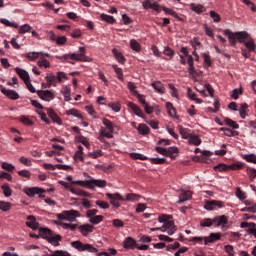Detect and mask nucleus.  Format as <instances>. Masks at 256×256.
<instances>
[{
  "label": "nucleus",
  "instance_id": "1",
  "mask_svg": "<svg viewBox=\"0 0 256 256\" xmlns=\"http://www.w3.org/2000/svg\"><path fill=\"white\" fill-rule=\"evenodd\" d=\"M84 177H87L88 180H77L72 182L73 185H79L80 187H86V189H95V187H99L100 189H104V187H107V181L106 180H97L91 176L87 172H84Z\"/></svg>",
  "mask_w": 256,
  "mask_h": 256
},
{
  "label": "nucleus",
  "instance_id": "2",
  "mask_svg": "<svg viewBox=\"0 0 256 256\" xmlns=\"http://www.w3.org/2000/svg\"><path fill=\"white\" fill-rule=\"evenodd\" d=\"M85 51V47H80V54H64L63 56H56V59H59L60 61H68V63H73L72 61H91V59L85 55Z\"/></svg>",
  "mask_w": 256,
  "mask_h": 256
},
{
  "label": "nucleus",
  "instance_id": "3",
  "mask_svg": "<svg viewBox=\"0 0 256 256\" xmlns=\"http://www.w3.org/2000/svg\"><path fill=\"white\" fill-rule=\"evenodd\" d=\"M224 35H227L228 39H229V43L230 45H232V47H235V45H237V41H239V43H246L247 39L249 38V34L247 32H231V30L226 29L223 31Z\"/></svg>",
  "mask_w": 256,
  "mask_h": 256
},
{
  "label": "nucleus",
  "instance_id": "4",
  "mask_svg": "<svg viewBox=\"0 0 256 256\" xmlns=\"http://www.w3.org/2000/svg\"><path fill=\"white\" fill-rule=\"evenodd\" d=\"M45 79L47 81L46 87H51V86L57 87L58 83H61L63 82V80L67 79V74H65V72H57L56 75L48 74L45 77Z\"/></svg>",
  "mask_w": 256,
  "mask_h": 256
},
{
  "label": "nucleus",
  "instance_id": "5",
  "mask_svg": "<svg viewBox=\"0 0 256 256\" xmlns=\"http://www.w3.org/2000/svg\"><path fill=\"white\" fill-rule=\"evenodd\" d=\"M76 217H81L77 210H64L62 213L57 214V219L60 221H75Z\"/></svg>",
  "mask_w": 256,
  "mask_h": 256
},
{
  "label": "nucleus",
  "instance_id": "6",
  "mask_svg": "<svg viewBox=\"0 0 256 256\" xmlns=\"http://www.w3.org/2000/svg\"><path fill=\"white\" fill-rule=\"evenodd\" d=\"M71 246L77 251H88V253H97L99 250L91 244H83L81 241H73Z\"/></svg>",
  "mask_w": 256,
  "mask_h": 256
},
{
  "label": "nucleus",
  "instance_id": "7",
  "mask_svg": "<svg viewBox=\"0 0 256 256\" xmlns=\"http://www.w3.org/2000/svg\"><path fill=\"white\" fill-rule=\"evenodd\" d=\"M103 125H105V128L101 129V135L103 137H106L107 139H113V122L111 120L104 118L103 119Z\"/></svg>",
  "mask_w": 256,
  "mask_h": 256
},
{
  "label": "nucleus",
  "instance_id": "8",
  "mask_svg": "<svg viewBox=\"0 0 256 256\" xmlns=\"http://www.w3.org/2000/svg\"><path fill=\"white\" fill-rule=\"evenodd\" d=\"M223 207H225V205L219 200H207L204 204V209H206V211H213L217 208L223 209Z\"/></svg>",
  "mask_w": 256,
  "mask_h": 256
},
{
  "label": "nucleus",
  "instance_id": "9",
  "mask_svg": "<svg viewBox=\"0 0 256 256\" xmlns=\"http://www.w3.org/2000/svg\"><path fill=\"white\" fill-rule=\"evenodd\" d=\"M106 197L110 199L111 205H113V207H116V208L121 207V204L119 203V201H125V198H123V196H121V194L119 193H115V194L106 193Z\"/></svg>",
  "mask_w": 256,
  "mask_h": 256
},
{
  "label": "nucleus",
  "instance_id": "10",
  "mask_svg": "<svg viewBox=\"0 0 256 256\" xmlns=\"http://www.w3.org/2000/svg\"><path fill=\"white\" fill-rule=\"evenodd\" d=\"M24 193H26L28 197H35V195H39L42 199L45 197V195H43V193H45L43 188H25Z\"/></svg>",
  "mask_w": 256,
  "mask_h": 256
},
{
  "label": "nucleus",
  "instance_id": "11",
  "mask_svg": "<svg viewBox=\"0 0 256 256\" xmlns=\"http://www.w3.org/2000/svg\"><path fill=\"white\" fill-rule=\"evenodd\" d=\"M37 95L42 101H53L55 99V94L51 90H38Z\"/></svg>",
  "mask_w": 256,
  "mask_h": 256
},
{
  "label": "nucleus",
  "instance_id": "12",
  "mask_svg": "<svg viewBox=\"0 0 256 256\" xmlns=\"http://www.w3.org/2000/svg\"><path fill=\"white\" fill-rule=\"evenodd\" d=\"M212 223L215 224V227H222V229H225V225L229 223V218H227L226 215L215 216L212 219Z\"/></svg>",
  "mask_w": 256,
  "mask_h": 256
},
{
  "label": "nucleus",
  "instance_id": "13",
  "mask_svg": "<svg viewBox=\"0 0 256 256\" xmlns=\"http://www.w3.org/2000/svg\"><path fill=\"white\" fill-rule=\"evenodd\" d=\"M1 93L11 99L12 101H17L19 99V93L15 90H7L5 87L1 86Z\"/></svg>",
  "mask_w": 256,
  "mask_h": 256
},
{
  "label": "nucleus",
  "instance_id": "14",
  "mask_svg": "<svg viewBox=\"0 0 256 256\" xmlns=\"http://www.w3.org/2000/svg\"><path fill=\"white\" fill-rule=\"evenodd\" d=\"M48 243H51L54 247H59L61 245V241H63V237L59 234L53 235V233L47 239Z\"/></svg>",
  "mask_w": 256,
  "mask_h": 256
},
{
  "label": "nucleus",
  "instance_id": "15",
  "mask_svg": "<svg viewBox=\"0 0 256 256\" xmlns=\"http://www.w3.org/2000/svg\"><path fill=\"white\" fill-rule=\"evenodd\" d=\"M26 226L33 229V231H37V229H39V222H37V218H35V216L29 215L27 217Z\"/></svg>",
  "mask_w": 256,
  "mask_h": 256
},
{
  "label": "nucleus",
  "instance_id": "16",
  "mask_svg": "<svg viewBox=\"0 0 256 256\" xmlns=\"http://www.w3.org/2000/svg\"><path fill=\"white\" fill-rule=\"evenodd\" d=\"M142 7L144 9H153L156 13H161V6L157 2L151 3V1L146 0L142 3Z\"/></svg>",
  "mask_w": 256,
  "mask_h": 256
},
{
  "label": "nucleus",
  "instance_id": "17",
  "mask_svg": "<svg viewBox=\"0 0 256 256\" xmlns=\"http://www.w3.org/2000/svg\"><path fill=\"white\" fill-rule=\"evenodd\" d=\"M47 115L52 119L53 123H57L58 125H61L63 121L61 120V117L57 115V112L51 108H47Z\"/></svg>",
  "mask_w": 256,
  "mask_h": 256
},
{
  "label": "nucleus",
  "instance_id": "18",
  "mask_svg": "<svg viewBox=\"0 0 256 256\" xmlns=\"http://www.w3.org/2000/svg\"><path fill=\"white\" fill-rule=\"evenodd\" d=\"M127 106L129 107V109L133 111V113L137 115V117H141L142 119L145 118V114H143V110H141L140 107L137 106V104L133 102H128Z\"/></svg>",
  "mask_w": 256,
  "mask_h": 256
},
{
  "label": "nucleus",
  "instance_id": "19",
  "mask_svg": "<svg viewBox=\"0 0 256 256\" xmlns=\"http://www.w3.org/2000/svg\"><path fill=\"white\" fill-rule=\"evenodd\" d=\"M15 72L20 77V79H22V81H24V83H27L28 81H31V78L29 77V72L28 71H25L24 69L16 67Z\"/></svg>",
  "mask_w": 256,
  "mask_h": 256
},
{
  "label": "nucleus",
  "instance_id": "20",
  "mask_svg": "<svg viewBox=\"0 0 256 256\" xmlns=\"http://www.w3.org/2000/svg\"><path fill=\"white\" fill-rule=\"evenodd\" d=\"M221 239V233H211L209 237H205V245L215 243Z\"/></svg>",
  "mask_w": 256,
  "mask_h": 256
},
{
  "label": "nucleus",
  "instance_id": "21",
  "mask_svg": "<svg viewBox=\"0 0 256 256\" xmlns=\"http://www.w3.org/2000/svg\"><path fill=\"white\" fill-rule=\"evenodd\" d=\"M164 227L168 230V235H175L177 231V226H175V222L168 220L164 223Z\"/></svg>",
  "mask_w": 256,
  "mask_h": 256
},
{
  "label": "nucleus",
  "instance_id": "22",
  "mask_svg": "<svg viewBox=\"0 0 256 256\" xmlns=\"http://www.w3.org/2000/svg\"><path fill=\"white\" fill-rule=\"evenodd\" d=\"M190 9L191 11H194V13H197L198 15H201V13H205L206 11L205 6L201 4H195V3L190 4Z\"/></svg>",
  "mask_w": 256,
  "mask_h": 256
},
{
  "label": "nucleus",
  "instance_id": "23",
  "mask_svg": "<svg viewBox=\"0 0 256 256\" xmlns=\"http://www.w3.org/2000/svg\"><path fill=\"white\" fill-rule=\"evenodd\" d=\"M80 231H81L82 235H84V237H87L88 233H93V231H95V227L90 224H84V225L80 226Z\"/></svg>",
  "mask_w": 256,
  "mask_h": 256
},
{
  "label": "nucleus",
  "instance_id": "24",
  "mask_svg": "<svg viewBox=\"0 0 256 256\" xmlns=\"http://www.w3.org/2000/svg\"><path fill=\"white\" fill-rule=\"evenodd\" d=\"M43 57H49V54H42L40 56V61L37 62V65L40 67H45V69H49V67H51V63H49V61H47V59L43 58Z\"/></svg>",
  "mask_w": 256,
  "mask_h": 256
},
{
  "label": "nucleus",
  "instance_id": "25",
  "mask_svg": "<svg viewBox=\"0 0 256 256\" xmlns=\"http://www.w3.org/2000/svg\"><path fill=\"white\" fill-rule=\"evenodd\" d=\"M179 133L182 136L183 139H189L193 133L190 129L184 128L183 126H178Z\"/></svg>",
  "mask_w": 256,
  "mask_h": 256
},
{
  "label": "nucleus",
  "instance_id": "26",
  "mask_svg": "<svg viewBox=\"0 0 256 256\" xmlns=\"http://www.w3.org/2000/svg\"><path fill=\"white\" fill-rule=\"evenodd\" d=\"M137 242L132 237H127L123 242L124 249H133Z\"/></svg>",
  "mask_w": 256,
  "mask_h": 256
},
{
  "label": "nucleus",
  "instance_id": "27",
  "mask_svg": "<svg viewBox=\"0 0 256 256\" xmlns=\"http://www.w3.org/2000/svg\"><path fill=\"white\" fill-rule=\"evenodd\" d=\"M166 109L170 117H175L176 119H179V116H177V110L175 109V107H173V103L167 102Z\"/></svg>",
  "mask_w": 256,
  "mask_h": 256
},
{
  "label": "nucleus",
  "instance_id": "28",
  "mask_svg": "<svg viewBox=\"0 0 256 256\" xmlns=\"http://www.w3.org/2000/svg\"><path fill=\"white\" fill-rule=\"evenodd\" d=\"M188 143L190 145H195V147H199V145H201L202 141L201 138H199V136L192 134L189 138H188Z\"/></svg>",
  "mask_w": 256,
  "mask_h": 256
},
{
  "label": "nucleus",
  "instance_id": "29",
  "mask_svg": "<svg viewBox=\"0 0 256 256\" xmlns=\"http://www.w3.org/2000/svg\"><path fill=\"white\" fill-rule=\"evenodd\" d=\"M187 97L190 98L191 101H195L198 104L203 103V100L197 98V94H195L191 88L187 89Z\"/></svg>",
  "mask_w": 256,
  "mask_h": 256
},
{
  "label": "nucleus",
  "instance_id": "30",
  "mask_svg": "<svg viewBox=\"0 0 256 256\" xmlns=\"http://www.w3.org/2000/svg\"><path fill=\"white\" fill-rule=\"evenodd\" d=\"M137 131L140 133V135H149L151 128H149V126L146 124H139Z\"/></svg>",
  "mask_w": 256,
  "mask_h": 256
},
{
  "label": "nucleus",
  "instance_id": "31",
  "mask_svg": "<svg viewBox=\"0 0 256 256\" xmlns=\"http://www.w3.org/2000/svg\"><path fill=\"white\" fill-rule=\"evenodd\" d=\"M141 199V195L136 193H128L126 195V198H124V201H130L132 203H135V201H139Z\"/></svg>",
  "mask_w": 256,
  "mask_h": 256
},
{
  "label": "nucleus",
  "instance_id": "32",
  "mask_svg": "<svg viewBox=\"0 0 256 256\" xmlns=\"http://www.w3.org/2000/svg\"><path fill=\"white\" fill-rule=\"evenodd\" d=\"M192 193L191 191H184L181 193L180 195V200L178 201V203H185V201H189V199H191L192 197Z\"/></svg>",
  "mask_w": 256,
  "mask_h": 256
},
{
  "label": "nucleus",
  "instance_id": "33",
  "mask_svg": "<svg viewBox=\"0 0 256 256\" xmlns=\"http://www.w3.org/2000/svg\"><path fill=\"white\" fill-rule=\"evenodd\" d=\"M152 87L155 89V91H157V93H160L161 95L165 93V87H163V84L159 81L153 82Z\"/></svg>",
  "mask_w": 256,
  "mask_h": 256
},
{
  "label": "nucleus",
  "instance_id": "34",
  "mask_svg": "<svg viewBox=\"0 0 256 256\" xmlns=\"http://www.w3.org/2000/svg\"><path fill=\"white\" fill-rule=\"evenodd\" d=\"M245 167V164L241 162H236L234 164L228 165L229 171H241Z\"/></svg>",
  "mask_w": 256,
  "mask_h": 256
},
{
  "label": "nucleus",
  "instance_id": "35",
  "mask_svg": "<svg viewBox=\"0 0 256 256\" xmlns=\"http://www.w3.org/2000/svg\"><path fill=\"white\" fill-rule=\"evenodd\" d=\"M40 236L43 237V239H49V236L53 234L51 229L49 228H39Z\"/></svg>",
  "mask_w": 256,
  "mask_h": 256
},
{
  "label": "nucleus",
  "instance_id": "36",
  "mask_svg": "<svg viewBox=\"0 0 256 256\" xmlns=\"http://www.w3.org/2000/svg\"><path fill=\"white\" fill-rule=\"evenodd\" d=\"M100 19L106 23H109L110 25H113L116 22L115 17L107 14H101Z\"/></svg>",
  "mask_w": 256,
  "mask_h": 256
},
{
  "label": "nucleus",
  "instance_id": "37",
  "mask_svg": "<svg viewBox=\"0 0 256 256\" xmlns=\"http://www.w3.org/2000/svg\"><path fill=\"white\" fill-rule=\"evenodd\" d=\"M43 55V52H30L26 54L27 59H30V61H37L41 56Z\"/></svg>",
  "mask_w": 256,
  "mask_h": 256
},
{
  "label": "nucleus",
  "instance_id": "38",
  "mask_svg": "<svg viewBox=\"0 0 256 256\" xmlns=\"http://www.w3.org/2000/svg\"><path fill=\"white\" fill-rule=\"evenodd\" d=\"M112 53L116 57L117 61H119L122 65H123V63H125V56H123V54L121 52H119V50L114 48L112 50Z\"/></svg>",
  "mask_w": 256,
  "mask_h": 256
},
{
  "label": "nucleus",
  "instance_id": "39",
  "mask_svg": "<svg viewBox=\"0 0 256 256\" xmlns=\"http://www.w3.org/2000/svg\"><path fill=\"white\" fill-rule=\"evenodd\" d=\"M246 49L253 52L256 49L255 41L252 38H249L248 41L244 42Z\"/></svg>",
  "mask_w": 256,
  "mask_h": 256
},
{
  "label": "nucleus",
  "instance_id": "40",
  "mask_svg": "<svg viewBox=\"0 0 256 256\" xmlns=\"http://www.w3.org/2000/svg\"><path fill=\"white\" fill-rule=\"evenodd\" d=\"M130 47L133 51H136L137 53L141 51V44L135 39L130 40Z\"/></svg>",
  "mask_w": 256,
  "mask_h": 256
},
{
  "label": "nucleus",
  "instance_id": "41",
  "mask_svg": "<svg viewBox=\"0 0 256 256\" xmlns=\"http://www.w3.org/2000/svg\"><path fill=\"white\" fill-rule=\"evenodd\" d=\"M62 94L64 96V101H71V88L65 86L62 89Z\"/></svg>",
  "mask_w": 256,
  "mask_h": 256
},
{
  "label": "nucleus",
  "instance_id": "42",
  "mask_svg": "<svg viewBox=\"0 0 256 256\" xmlns=\"http://www.w3.org/2000/svg\"><path fill=\"white\" fill-rule=\"evenodd\" d=\"M32 29H33V27H31V25L24 24V25L20 26L18 32L20 33V35H24V33H31Z\"/></svg>",
  "mask_w": 256,
  "mask_h": 256
},
{
  "label": "nucleus",
  "instance_id": "43",
  "mask_svg": "<svg viewBox=\"0 0 256 256\" xmlns=\"http://www.w3.org/2000/svg\"><path fill=\"white\" fill-rule=\"evenodd\" d=\"M1 189L3 190L5 197H11V195H13V190H11V187H9V184H3L1 186Z\"/></svg>",
  "mask_w": 256,
  "mask_h": 256
},
{
  "label": "nucleus",
  "instance_id": "44",
  "mask_svg": "<svg viewBox=\"0 0 256 256\" xmlns=\"http://www.w3.org/2000/svg\"><path fill=\"white\" fill-rule=\"evenodd\" d=\"M66 115H73V117H77L78 119H83V115L79 113V110L73 108L66 111Z\"/></svg>",
  "mask_w": 256,
  "mask_h": 256
},
{
  "label": "nucleus",
  "instance_id": "45",
  "mask_svg": "<svg viewBox=\"0 0 256 256\" xmlns=\"http://www.w3.org/2000/svg\"><path fill=\"white\" fill-rule=\"evenodd\" d=\"M166 151V157H170V159H175V153H178L177 147H169Z\"/></svg>",
  "mask_w": 256,
  "mask_h": 256
},
{
  "label": "nucleus",
  "instance_id": "46",
  "mask_svg": "<svg viewBox=\"0 0 256 256\" xmlns=\"http://www.w3.org/2000/svg\"><path fill=\"white\" fill-rule=\"evenodd\" d=\"M149 161L153 165H164V163H167V159L165 158H150Z\"/></svg>",
  "mask_w": 256,
  "mask_h": 256
},
{
  "label": "nucleus",
  "instance_id": "47",
  "mask_svg": "<svg viewBox=\"0 0 256 256\" xmlns=\"http://www.w3.org/2000/svg\"><path fill=\"white\" fill-rule=\"evenodd\" d=\"M213 226V219L211 218H204L200 221V227H212Z\"/></svg>",
  "mask_w": 256,
  "mask_h": 256
},
{
  "label": "nucleus",
  "instance_id": "48",
  "mask_svg": "<svg viewBox=\"0 0 256 256\" xmlns=\"http://www.w3.org/2000/svg\"><path fill=\"white\" fill-rule=\"evenodd\" d=\"M224 123L225 125H228V127H231L232 129H239V125L235 121L231 120L230 118H225Z\"/></svg>",
  "mask_w": 256,
  "mask_h": 256
},
{
  "label": "nucleus",
  "instance_id": "49",
  "mask_svg": "<svg viewBox=\"0 0 256 256\" xmlns=\"http://www.w3.org/2000/svg\"><path fill=\"white\" fill-rule=\"evenodd\" d=\"M202 57L204 59L205 67H211V65H212V63H211V55H209V52L203 53Z\"/></svg>",
  "mask_w": 256,
  "mask_h": 256
},
{
  "label": "nucleus",
  "instance_id": "50",
  "mask_svg": "<svg viewBox=\"0 0 256 256\" xmlns=\"http://www.w3.org/2000/svg\"><path fill=\"white\" fill-rule=\"evenodd\" d=\"M243 159L248 163H254L256 165V155L255 154H245L243 155Z\"/></svg>",
  "mask_w": 256,
  "mask_h": 256
},
{
  "label": "nucleus",
  "instance_id": "51",
  "mask_svg": "<svg viewBox=\"0 0 256 256\" xmlns=\"http://www.w3.org/2000/svg\"><path fill=\"white\" fill-rule=\"evenodd\" d=\"M89 221L92 223V225H99V223L103 221V215H96L89 219Z\"/></svg>",
  "mask_w": 256,
  "mask_h": 256
},
{
  "label": "nucleus",
  "instance_id": "52",
  "mask_svg": "<svg viewBox=\"0 0 256 256\" xmlns=\"http://www.w3.org/2000/svg\"><path fill=\"white\" fill-rule=\"evenodd\" d=\"M241 213H256V204L242 208Z\"/></svg>",
  "mask_w": 256,
  "mask_h": 256
},
{
  "label": "nucleus",
  "instance_id": "53",
  "mask_svg": "<svg viewBox=\"0 0 256 256\" xmlns=\"http://www.w3.org/2000/svg\"><path fill=\"white\" fill-rule=\"evenodd\" d=\"M210 17L213 19L214 23H219L221 21V15L213 10L210 11Z\"/></svg>",
  "mask_w": 256,
  "mask_h": 256
},
{
  "label": "nucleus",
  "instance_id": "54",
  "mask_svg": "<svg viewBox=\"0 0 256 256\" xmlns=\"http://www.w3.org/2000/svg\"><path fill=\"white\" fill-rule=\"evenodd\" d=\"M0 209L1 211H11V203L0 201Z\"/></svg>",
  "mask_w": 256,
  "mask_h": 256
},
{
  "label": "nucleus",
  "instance_id": "55",
  "mask_svg": "<svg viewBox=\"0 0 256 256\" xmlns=\"http://www.w3.org/2000/svg\"><path fill=\"white\" fill-rule=\"evenodd\" d=\"M162 11H165L166 14L172 15V17H175L176 19L179 18V15H178L177 12H175L173 9H169V8L163 6V7H162Z\"/></svg>",
  "mask_w": 256,
  "mask_h": 256
},
{
  "label": "nucleus",
  "instance_id": "56",
  "mask_svg": "<svg viewBox=\"0 0 256 256\" xmlns=\"http://www.w3.org/2000/svg\"><path fill=\"white\" fill-rule=\"evenodd\" d=\"M1 167H2V169H4L5 171H9V172L15 171V166H13V164H9V163H7V162H3V163L1 164Z\"/></svg>",
  "mask_w": 256,
  "mask_h": 256
},
{
  "label": "nucleus",
  "instance_id": "57",
  "mask_svg": "<svg viewBox=\"0 0 256 256\" xmlns=\"http://www.w3.org/2000/svg\"><path fill=\"white\" fill-rule=\"evenodd\" d=\"M77 141L79 143H82V145H84V147H87V149H89V147H91V144H89V141L84 136H79L77 138Z\"/></svg>",
  "mask_w": 256,
  "mask_h": 256
},
{
  "label": "nucleus",
  "instance_id": "58",
  "mask_svg": "<svg viewBox=\"0 0 256 256\" xmlns=\"http://www.w3.org/2000/svg\"><path fill=\"white\" fill-rule=\"evenodd\" d=\"M108 107L115 113H119V111H121V105L119 103H110L108 104Z\"/></svg>",
  "mask_w": 256,
  "mask_h": 256
},
{
  "label": "nucleus",
  "instance_id": "59",
  "mask_svg": "<svg viewBox=\"0 0 256 256\" xmlns=\"http://www.w3.org/2000/svg\"><path fill=\"white\" fill-rule=\"evenodd\" d=\"M20 121H21V123H23L24 125H28V127H31V125H33V122H32L31 119H29V117H27V116H21V117H20Z\"/></svg>",
  "mask_w": 256,
  "mask_h": 256
},
{
  "label": "nucleus",
  "instance_id": "60",
  "mask_svg": "<svg viewBox=\"0 0 256 256\" xmlns=\"http://www.w3.org/2000/svg\"><path fill=\"white\" fill-rule=\"evenodd\" d=\"M236 197H238V199H240V201H243L244 199H247V196L245 195V192H243L241 190V188H237Z\"/></svg>",
  "mask_w": 256,
  "mask_h": 256
},
{
  "label": "nucleus",
  "instance_id": "61",
  "mask_svg": "<svg viewBox=\"0 0 256 256\" xmlns=\"http://www.w3.org/2000/svg\"><path fill=\"white\" fill-rule=\"evenodd\" d=\"M215 171H229V165L227 164H218L214 167Z\"/></svg>",
  "mask_w": 256,
  "mask_h": 256
},
{
  "label": "nucleus",
  "instance_id": "62",
  "mask_svg": "<svg viewBox=\"0 0 256 256\" xmlns=\"http://www.w3.org/2000/svg\"><path fill=\"white\" fill-rule=\"evenodd\" d=\"M247 173H248L249 179L251 181H253V179H255V177H256V169L255 168H248Z\"/></svg>",
  "mask_w": 256,
  "mask_h": 256
},
{
  "label": "nucleus",
  "instance_id": "63",
  "mask_svg": "<svg viewBox=\"0 0 256 256\" xmlns=\"http://www.w3.org/2000/svg\"><path fill=\"white\" fill-rule=\"evenodd\" d=\"M56 43H57V45H65L67 43V37L57 36Z\"/></svg>",
  "mask_w": 256,
  "mask_h": 256
},
{
  "label": "nucleus",
  "instance_id": "64",
  "mask_svg": "<svg viewBox=\"0 0 256 256\" xmlns=\"http://www.w3.org/2000/svg\"><path fill=\"white\" fill-rule=\"evenodd\" d=\"M53 256H71L69 252L63 250H56L53 252Z\"/></svg>",
  "mask_w": 256,
  "mask_h": 256
}]
</instances>
